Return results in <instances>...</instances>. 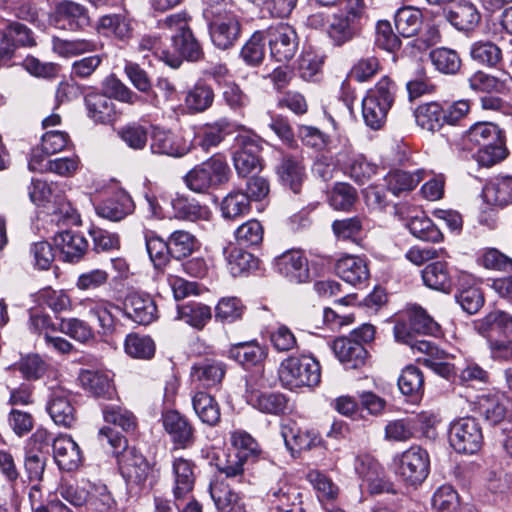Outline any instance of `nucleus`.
<instances>
[{
	"instance_id": "obj_1",
	"label": "nucleus",
	"mask_w": 512,
	"mask_h": 512,
	"mask_svg": "<svg viewBox=\"0 0 512 512\" xmlns=\"http://www.w3.org/2000/svg\"><path fill=\"white\" fill-rule=\"evenodd\" d=\"M189 21L190 17L185 12L166 16L158 21V27L162 30L165 40L170 41V46L164 44L161 38L147 36L141 39L139 49L151 50L172 68H178L182 58L198 60L202 55V49L190 29Z\"/></svg>"
},
{
	"instance_id": "obj_2",
	"label": "nucleus",
	"mask_w": 512,
	"mask_h": 512,
	"mask_svg": "<svg viewBox=\"0 0 512 512\" xmlns=\"http://www.w3.org/2000/svg\"><path fill=\"white\" fill-rule=\"evenodd\" d=\"M98 441L103 448L118 456L122 476L129 483L143 484L152 474V468L146 458L136 449H126V439L110 427H102L98 432Z\"/></svg>"
},
{
	"instance_id": "obj_3",
	"label": "nucleus",
	"mask_w": 512,
	"mask_h": 512,
	"mask_svg": "<svg viewBox=\"0 0 512 512\" xmlns=\"http://www.w3.org/2000/svg\"><path fill=\"white\" fill-rule=\"evenodd\" d=\"M475 330L486 340L490 358L512 361V315L493 310L475 322Z\"/></svg>"
},
{
	"instance_id": "obj_4",
	"label": "nucleus",
	"mask_w": 512,
	"mask_h": 512,
	"mask_svg": "<svg viewBox=\"0 0 512 512\" xmlns=\"http://www.w3.org/2000/svg\"><path fill=\"white\" fill-rule=\"evenodd\" d=\"M236 10L233 2L214 5L204 10V17L209 22L211 41L221 50L233 47L239 39L241 24Z\"/></svg>"
},
{
	"instance_id": "obj_5",
	"label": "nucleus",
	"mask_w": 512,
	"mask_h": 512,
	"mask_svg": "<svg viewBox=\"0 0 512 512\" xmlns=\"http://www.w3.org/2000/svg\"><path fill=\"white\" fill-rule=\"evenodd\" d=\"M278 375L282 386L289 390L312 388L320 383L321 368L311 355H291L280 363Z\"/></svg>"
},
{
	"instance_id": "obj_6",
	"label": "nucleus",
	"mask_w": 512,
	"mask_h": 512,
	"mask_svg": "<svg viewBox=\"0 0 512 512\" xmlns=\"http://www.w3.org/2000/svg\"><path fill=\"white\" fill-rule=\"evenodd\" d=\"M230 168L226 159L215 154L200 164L195 165L184 176L186 186L199 194L208 193L229 180Z\"/></svg>"
},
{
	"instance_id": "obj_7",
	"label": "nucleus",
	"mask_w": 512,
	"mask_h": 512,
	"mask_svg": "<svg viewBox=\"0 0 512 512\" xmlns=\"http://www.w3.org/2000/svg\"><path fill=\"white\" fill-rule=\"evenodd\" d=\"M396 87L388 77L381 78L376 85L369 89L362 100V116L364 122L373 130L385 123L387 113L391 108Z\"/></svg>"
},
{
	"instance_id": "obj_8",
	"label": "nucleus",
	"mask_w": 512,
	"mask_h": 512,
	"mask_svg": "<svg viewBox=\"0 0 512 512\" xmlns=\"http://www.w3.org/2000/svg\"><path fill=\"white\" fill-rule=\"evenodd\" d=\"M230 441L237 453L234 456L230 455L225 464H218V470L231 483H243L245 480L244 462L258 452V444L250 434L243 430L233 431Z\"/></svg>"
},
{
	"instance_id": "obj_9",
	"label": "nucleus",
	"mask_w": 512,
	"mask_h": 512,
	"mask_svg": "<svg viewBox=\"0 0 512 512\" xmlns=\"http://www.w3.org/2000/svg\"><path fill=\"white\" fill-rule=\"evenodd\" d=\"M394 466L396 475L407 485L421 484L428 476L430 459L426 450L412 446L395 456Z\"/></svg>"
},
{
	"instance_id": "obj_10",
	"label": "nucleus",
	"mask_w": 512,
	"mask_h": 512,
	"mask_svg": "<svg viewBox=\"0 0 512 512\" xmlns=\"http://www.w3.org/2000/svg\"><path fill=\"white\" fill-rule=\"evenodd\" d=\"M450 446L462 454H474L483 443L482 430L475 418L462 417L454 420L449 427Z\"/></svg>"
},
{
	"instance_id": "obj_11",
	"label": "nucleus",
	"mask_w": 512,
	"mask_h": 512,
	"mask_svg": "<svg viewBox=\"0 0 512 512\" xmlns=\"http://www.w3.org/2000/svg\"><path fill=\"white\" fill-rule=\"evenodd\" d=\"M346 2L345 10L334 14L328 27L329 37L338 46L355 37L363 11V0H346Z\"/></svg>"
},
{
	"instance_id": "obj_12",
	"label": "nucleus",
	"mask_w": 512,
	"mask_h": 512,
	"mask_svg": "<svg viewBox=\"0 0 512 512\" xmlns=\"http://www.w3.org/2000/svg\"><path fill=\"white\" fill-rule=\"evenodd\" d=\"M236 141L238 149L233 154V164L238 176L244 178L261 170L262 139L256 134L244 133L238 135Z\"/></svg>"
},
{
	"instance_id": "obj_13",
	"label": "nucleus",
	"mask_w": 512,
	"mask_h": 512,
	"mask_svg": "<svg viewBox=\"0 0 512 512\" xmlns=\"http://www.w3.org/2000/svg\"><path fill=\"white\" fill-rule=\"evenodd\" d=\"M271 56L278 62L289 61L295 55L298 42L295 30L288 24L279 23L266 31Z\"/></svg>"
},
{
	"instance_id": "obj_14",
	"label": "nucleus",
	"mask_w": 512,
	"mask_h": 512,
	"mask_svg": "<svg viewBox=\"0 0 512 512\" xmlns=\"http://www.w3.org/2000/svg\"><path fill=\"white\" fill-rule=\"evenodd\" d=\"M76 306L79 308L80 314L97 320L103 334L107 335L113 332L115 316L112 310L116 306L112 302L100 297H85L80 299Z\"/></svg>"
},
{
	"instance_id": "obj_15",
	"label": "nucleus",
	"mask_w": 512,
	"mask_h": 512,
	"mask_svg": "<svg viewBox=\"0 0 512 512\" xmlns=\"http://www.w3.org/2000/svg\"><path fill=\"white\" fill-rule=\"evenodd\" d=\"M52 20L58 27L72 31L82 29L90 22L86 7L71 0H60L55 4Z\"/></svg>"
},
{
	"instance_id": "obj_16",
	"label": "nucleus",
	"mask_w": 512,
	"mask_h": 512,
	"mask_svg": "<svg viewBox=\"0 0 512 512\" xmlns=\"http://www.w3.org/2000/svg\"><path fill=\"white\" fill-rule=\"evenodd\" d=\"M477 410L484 419L496 425L512 416L509 399L500 392H489L477 397Z\"/></svg>"
},
{
	"instance_id": "obj_17",
	"label": "nucleus",
	"mask_w": 512,
	"mask_h": 512,
	"mask_svg": "<svg viewBox=\"0 0 512 512\" xmlns=\"http://www.w3.org/2000/svg\"><path fill=\"white\" fill-rule=\"evenodd\" d=\"M47 411L56 425L71 428L76 421V412L71 402V395L63 387H56L51 390Z\"/></svg>"
},
{
	"instance_id": "obj_18",
	"label": "nucleus",
	"mask_w": 512,
	"mask_h": 512,
	"mask_svg": "<svg viewBox=\"0 0 512 512\" xmlns=\"http://www.w3.org/2000/svg\"><path fill=\"white\" fill-rule=\"evenodd\" d=\"M276 270L295 283H305L310 279L308 261L302 252L291 250L275 259Z\"/></svg>"
},
{
	"instance_id": "obj_19",
	"label": "nucleus",
	"mask_w": 512,
	"mask_h": 512,
	"mask_svg": "<svg viewBox=\"0 0 512 512\" xmlns=\"http://www.w3.org/2000/svg\"><path fill=\"white\" fill-rule=\"evenodd\" d=\"M126 315L140 325H148L157 318V306L149 294L132 292L124 302Z\"/></svg>"
},
{
	"instance_id": "obj_20",
	"label": "nucleus",
	"mask_w": 512,
	"mask_h": 512,
	"mask_svg": "<svg viewBox=\"0 0 512 512\" xmlns=\"http://www.w3.org/2000/svg\"><path fill=\"white\" fill-rule=\"evenodd\" d=\"M150 149L153 154L182 157L188 153L189 145L171 131L153 127Z\"/></svg>"
},
{
	"instance_id": "obj_21",
	"label": "nucleus",
	"mask_w": 512,
	"mask_h": 512,
	"mask_svg": "<svg viewBox=\"0 0 512 512\" xmlns=\"http://www.w3.org/2000/svg\"><path fill=\"white\" fill-rule=\"evenodd\" d=\"M134 208L131 196L124 190H118L111 197L99 203L95 210L99 217L118 222L130 215Z\"/></svg>"
},
{
	"instance_id": "obj_22",
	"label": "nucleus",
	"mask_w": 512,
	"mask_h": 512,
	"mask_svg": "<svg viewBox=\"0 0 512 512\" xmlns=\"http://www.w3.org/2000/svg\"><path fill=\"white\" fill-rule=\"evenodd\" d=\"M53 456L61 470H76L81 462L82 455L78 444L68 435H60L52 443Z\"/></svg>"
},
{
	"instance_id": "obj_23",
	"label": "nucleus",
	"mask_w": 512,
	"mask_h": 512,
	"mask_svg": "<svg viewBox=\"0 0 512 512\" xmlns=\"http://www.w3.org/2000/svg\"><path fill=\"white\" fill-rule=\"evenodd\" d=\"M446 19L458 31L471 33L479 26L481 14L474 4L461 0L447 12Z\"/></svg>"
},
{
	"instance_id": "obj_24",
	"label": "nucleus",
	"mask_w": 512,
	"mask_h": 512,
	"mask_svg": "<svg viewBox=\"0 0 512 512\" xmlns=\"http://www.w3.org/2000/svg\"><path fill=\"white\" fill-rule=\"evenodd\" d=\"M226 374V365L218 360L205 359L191 367L190 377L193 383L202 388L219 385Z\"/></svg>"
},
{
	"instance_id": "obj_25",
	"label": "nucleus",
	"mask_w": 512,
	"mask_h": 512,
	"mask_svg": "<svg viewBox=\"0 0 512 512\" xmlns=\"http://www.w3.org/2000/svg\"><path fill=\"white\" fill-rule=\"evenodd\" d=\"M332 349L347 369H357L363 366L368 355L361 343L353 341L349 337H340L334 340Z\"/></svg>"
},
{
	"instance_id": "obj_26",
	"label": "nucleus",
	"mask_w": 512,
	"mask_h": 512,
	"mask_svg": "<svg viewBox=\"0 0 512 512\" xmlns=\"http://www.w3.org/2000/svg\"><path fill=\"white\" fill-rule=\"evenodd\" d=\"M474 281V277L466 272H461L458 278L459 291L455 298L468 314L477 313L484 305L483 293L474 285Z\"/></svg>"
},
{
	"instance_id": "obj_27",
	"label": "nucleus",
	"mask_w": 512,
	"mask_h": 512,
	"mask_svg": "<svg viewBox=\"0 0 512 512\" xmlns=\"http://www.w3.org/2000/svg\"><path fill=\"white\" fill-rule=\"evenodd\" d=\"M335 268L338 276L353 286L363 284L370 275L366 261L358 256L347 255L340 258Z\"/></svg>"
},
{
	"instance_id": "obj_28",
	"label": "nucleus",
	"mask_w": 512,
	"mask_h": 512,
	"mask_svg": "<svg viewBox=\"0 0 512 512\" xmlns=\"http://www.w3.org/2000/svg\"><path fill=\"white\" fill-rule=\"evenodd\" d=\"M247 402L258 411L270 415L283 414L288 404V400L283 393L274 391H252L247 397Z\"/></svg>"
},
{
	"instance_id": "obj_29",
	"label": "nucleus",
	"mask_w": 512,
	"mask_h": 512,
	"mask_svg": "<svg viewBox=\"0 0 512 512\" xmlns=\"http://www.w3.org/2000/svg\"><path fill=\"white\" fill-rule=\"evenodd\" d=\"M277 174L283 185L289 187L294 193H299L306 179L305 167L302 161L294 156H283L277 167Z\"/></svg>"
},
{
	"instance_id": "obj_30",
	"label": "nucleus",
	"mask_w": 512,
	"mask_h": 512,
	"mask_svg": "<svg viewBox=\"0 0 512 512\" xmlns=\"http://www.w3.org/2000/svg\"><path fill=\"white\" fill-rule=\"evenodd\" d=\"M210 494L218 512H246L245 503L230 483L219 482L210 486Z\"/></svg>"
},
{
	"instance_id": "obj_31",
	"label": "nucleus",
	"mask_w": 512,
	"mask_h": 512,
	"mask_svg": "<svg viewBox=\"0 0 512 512\" xmlns=\"http://www.w3.org/2000/svg\"><path fill=\"white\" fill-rule=\"evenodd\" d=\"M228 123L224 120L207 123L194 128L193 143L208 152L217 147L227 135Z\"/></svg>"
},
{
	"instance_id": "obj_32",
	"label": "nucleus",
	"mask_w": 512,
	"mask_h": 512,
	"mask_svg": "<svg viewBox=\"0 0 512 512\" xmlns=\"http://www.w3.org/2000/svg\"><path fill=\"white\" fill-rule=\"evenodd\" d=\"M193 463L184 458H176L173 462L174 488L176 500L185 498L193 489L195 475Z\"/></svg>"
},
{
	"instance_id": "obj_33",
	"label": "nucleus",
	"mask_w": 512,
	"mask_h": 512,
	"mask_svg": "<svg viewBox=\"0 0 512 512\" xmlns=\"http://www.w3.org/2000/svg\"><path fill=\"white\" fill-rule=\"evenodd\" d=\"M56 246L66 261H78L86 252L88 242L83 235L73 231H63L55 237Z\"/></svg>"
},
{
	"instance_id": "obj_34",
	"label": "nucleus",
	"mask_w": 512,
	"mask_h": 512,
	"mask_svg": "<svg viewBox=\"0 0 512 512\" xmlns=\"http://www.w3.org/2000/svg\"><path fill=\"white\" fill-rule=\"evenodd\" d=\"M281 435L286 447L291 450H310L320 444L321 438L313 431H301L294 424L282 425Z\"/></svg>"
},
{
	"instance_id": "obj_35",
	"label": "nucleus",
	"mask_w": 512,
	"mask_h": 512,
	"mask_svg": "<svg viewBox=\"0 0 512 512\" xmlns=\"http://www.w3.org/2000/svg\"><path fill=\"white\" fill-rule=\"evenodd\" d=\"M469 87L477 92H498L505 93L512 86V76L504 73L502 78H497L483 71H477L469 79Z\"/></svg>"
},
{
	"instance_id": "obj_36",
	"label": "nucleus",
	"mask_w": 512,
	"mask_h": 512,
	"mask_svg": "<svg viewBox=\"0 0 512 512\" xmlns=\"http://www.w3.org/2000/svg\"><path fill=\"white\" fill-rule=\"evenodd\" d=\"M88 117L96 123H108L113 120L115 106L110 97L101 93H89L85 96Z\"/></svg>"
},
{
	"instance_id": "obj_37",
	"label": "nucleus",
	"mask_w": 512,
	"mask_h": 512,
	"mask_svg": "<svg viewBox=\"0 0 512 512\" xmlns=\"http://www.w3.org/2000/svg\"><path fill=\"white\" fill-rule=\"evenodd\" d=\"M502 137L501 130L491 122H477L465 134V142L470 149L491 145Z\"/></svg>"
},
{
	"instance_id": "obj_38",
	"label": "nucleus",
	"mask_w": 512,
	"mask_h": 512,
	"mask_svg": "<svg viewBox=\"0 0 512 512\" xmlns=\"http://www.w3.org/2000/svg\"><path fill=\"white\" fill-rule=\"evenodd\" d=\"M267 499L272 512H280L300 502V493L285 481H280L270 488Z\"/></svg>"
},
{
	"instance_id": "obj_39",
	"label": "nucleus",
	"mask_w": 512,
	"mask_h": 512,
	"mask_svg": "<svg viewBox=\"0 0 512 512\" xmlns=\"http://www.w3.org/2000/svg\"><path fill=\"white\" fill-rule=\"evenodd\" d=\"M414 117L417 125L428 132H436L445 123L444 109L437 102H429L419 105Z\"/></svg>"
},
{
	"instance_id": "obj_40",
	"label": "nucleus",
	"mask_w": 512,
	"mask_h": 512,
	"mask_svg": "<svg viewBox=\"0 0 512 512\" xmlns=\"http://www.w3.org/2000/svg\"><path fill=\"white\" fill-rule=\"evenodd\" d=\"M483 197L487 203L505 206L512 202V177L498 176L492 179L483 189Z\"/></svg>"
},
{
	"instance_id": "obj_41",
	"label": "nucleus",
	"mask_w": 512,
	"mask_h": 512,
	"mask_svg": "<svg viewBox=\"0 0 512 512\" xmlns=\"http://www.w3.org/2000/svg\"><path fill=\"white\" fill-rule=\"evenodd\" d=\"M229 356L245 368H249L261 364L267 353L264 347L252 341L233 345L229 350Z\"/></svg>"
},
{
	"instance_id": "obj_42",
	"label": "nucleus",
	"mask_w": 512,
	"mask_h": 512,
	"mask_svg": "<svg viewBox=\"0 0 512 512\" xmlns=\"http://www.w3.org/2000/svg\"><path fill=\"white\" fill-rule=\"evenodd\" d=\"M426 171L418 169L415 172L395 170L387 174L385 183L389 191L394 195L413 190L425 177Z\"/></svg>"
},
{
	"instance_id": "obj_43",
	"label": "nucleus",
	"mask_w": 512,
	"mask_h": 512,
	"mask_svg": "<svg viewBox=\"0 0 512 512\" xmlns=\"http://www.w3.org/2000/svg\"><path fill=\"white\" fill-rule=\"evenodd\" d=\"M192 406L198 418L209 426L220 421V407L210 394L198 391L192 397Z\"/></svg>"
},
{
	"instance_id": "obj_44",
	"label": "nucleus",
	"mask_w": 512,
	"mask_h": 512,
	"mask_svg": "<svg viewBox=\"0 0 512 512\" xmlns=\"http://www.w3.org/2000/svg\"><path fill=\"white\" fill-rule=\"evenodd\" d=\"M79 381L85 390L91 392L96 397L111 398L114 394L111 379L106 373L83 370L79 375Z\"/></svg>"
},
{
	"instance_id": "obj_45",
	"label": "nucleus",
	"mask_w": 512,
	"mask_h": 512,
	"mask_svg": "<svg viewBox=\"0 0 512 512\" xmlns=\"http://www.w3.org/2000/svg\"><path fill=\"white\" fill-rule=\"evenodd\" d=\"M163 425L175 443L186 446L191 442L193 436L192 427L177 411L166 412L163 415Z\"/></svg>"
},
{
	"instance_id": "obj_46",
	"label": "nucleus",
	"mask_w": 512,
	"mask_h": 512,
	"mask_svg": "<svg viewBox=\"0 0 512 512\" xmlns=\"http://www.w3.org/2000/svg\"><path fill=\"white\" fill-rule=\"evenodd\" d=\"M423 23L420 9L413 6L399 8L395 14V27L403 37H412L418 33Z\"/></svg>"
},
{
	"instance_id": "obj_47",
	"label": "nucleus",
	"mask_w": 512,
	"mask_h": 512,
	"mask_svg": "<svg viewBox=\"0 0 512 512\" xmlns=\"http://www.w3.org/2000/svg\"><path fill=\"white\" fill-rule=\"evenodd\" d=\"M422 279L427 287L434 290L449 292L451 288V276L447 269V263L443 261L428 264L422 270Z\"/></svg>"
},
{
	"instance_id": "obj_48",
	"label": "nucleus",
	"mask_w": 512,
	"mask_h": 512,
	"mask_svg": "<svg viewBox=\"0 0 512 512\" xmlns=\"http://www.w3.org/2000/svg\"><path fill=\"white\" fill-rule=\"evenodd\" d=\"M155 350L153 339L147 335L130 333L125 337L124 351L131 358L149 360L153 358Z\"/></svg>"
},
{
	"instance_id": "obj_49",
	"label": "nucleus",
	"mask_w": 512,
	"mask_h": 512,
	"mask_svg": "<svg viewBox=\"0 0 512 512\" xmlns=\"http://www.w3.org/2000/svg\"><path fill=\"white\" fill-rule=\"evenodd\" d=\"M91 487H93V482L86 479L73 482L65 481L60 485L59 493L71 505L81 507L87 505Z\"/></svg>"
},
{
	"instance_id": "obj_50",
	"label": "nucleus",
	"mask_w": 512,
	"mask_h": 512,
	"mask_svg": "<svg viewBox=\"0 0 512 512\" xmlns=\"http://www.w3.org/2000/svg\"><path fill=\"white\" fill-rule=\"evenodd\" d=\"M177 314L179 319L197 329H202L212 317L211 308L198 302L178 306Z\"/></svg>"
},
{
	"instance_id": "obj_51",
	"label": "nucleus",
	"mask_w": 512,
	"mask_h": 512,
	"mask_svg": "<svg viewBox=\"0 0 512 512\" xmlns=\"http://www.w3.org/2000/svg\"><path fill=\"white\" fill-rule=\"evenodd\" d=\"M214 92L212 88L203 83L195 84L186 93L184 102L191 113H199L207 110L213 103Z\"/></svg>"
},
{
	"instance_id": "obj_52",
	"label": "nucleus",
	"mask_w": 512,
	"mask_h": 512,
	"mask_svg": "<svg viewBox=\"0 0 512 512\" xmlns=\"http://www.w3.org/2000/svg\"><path fill=\"white\" fill-rule=\"evenodd\" d=\"M145 243L147 253L154 267L156 269L164 268L169 262L170 255H172L169 240L164 241L153 232L149 231L145 233Z\"/></svg>"
},
{
	"instance_id": "obj_53",
	"label": "nucleus",
	"mask_w": 512,
	"mask_h": 512,
	"mask_svg": "<svg viewBox=\"0 0 512 512\" xmlns=\"http://www.w3.org/2000/svg\"><path fill=\"white\" fill-rule=\"evenodd\" d=\"M407 227L409 231L418 239L427 242H440L443 234L440 229L425 215H416L412 217Z\"/></svg>"
},
{
	"instance_id": "obj_54",
	"label": "nucleus",
	"mask_w": 512,
	"mask_h": 512,
	"mask_svg": "<svg viewBox=\"0 0 512 512\" xmlns=\"http://www.w3.org/2000/svg\"><path fill=\"white\" fill-rule=\"evenodd\" d=\"M38 299L55 314L69 312L73 308L70 295L66 290L63 289L57 290L51 287L42 289L38 293Z\"/></svg>"
},
{
	"instance_id": "obj_55",
	"label": "nucleus",
	"mask_w": 512,
	"mask_h": 512,
	"mask_svg": "<svg viewBox=\"0 0 512 512\" xmlns=\"http://www.w3.org/2000/svg\"><path fill=\"white\" fill-rule=\"evenodd\" d=\"M430 59L434 67L443 74H456L461 68L459 54L449 48L441 47L430 52Z\"/></svg>"
},
{
	"instance_id": "obj_56",
	"label": "nucleus",
	"mask_w": 512,
	"mask_h": 512,
	"mask_svg": "<svg viewBox=\"0 0 512 512\" xmlns=\"http://www.w3.org/2000/svg\"><path fill=\"white\" fill-rule=\"evenodd\" d=\"M250 210V200L240 190L228 193L221 202V212L226 219H235L245 215Z\"/></svg>"
},
{
	"instance_id": "obj_57",
	"label": "nucleus",
	"mask_w": 512,
	"mask_h": 512,
	"mask_svg": "<svg viewBox=\"0 0 512 512\" xmlns=\"http://www.w3.org/2000/svg\"><path fill=\"white\" fill-rule=\"evenodd\" d=\"M470 56L481 65L495 67L502 59V52L491 41H477L471 45Z\"/></svg>"
},
{
	"instance_id": "obj_58",
	"label": "nucleus",
	"mask_w": 512,
	"mask_h": 512,
	"mask_svg": "<svg viewBox=\"0 0 512 512\" xmlns=\"http://www.w3.org/2000/svg\"><path fill=\"white\" fill-rule=\"evenodd\" d=\"M53 50L63 57H72L86 52L95 51L97 43L90 39L65 40L58 37L52 39Z\"/></svg>"
},
{
	"instance_id": "obj_59",
	"label": "nucleus",
	"mask_w": 512,
	"mask_h": 512,
	"mask_svg": "<svg viewBox=\"0 0 512 512\" xmlns=\"http://www.w3.org/2000/svg\"><path fill=\"white\" fill-rule=\"evenodd\" d=\"M225 253H227L228 270L234 277L240 276L257 266L256 258L240 248L233 247L229 251L225 250Z\"/></svg>"
},
{
	"instance_id": "obj_60",
	"label": "nucleus",
	"mask_w": 512,
	"mask_h": 512,
	"mask_svg": "<svg viewBox=\"0 0 512 512\" xmlns=\"http://www.w3.org/2000/svg\"><path fill=\"white\" fill-rule=\"evenodd\" d=\"M460 507L459 495L453 486L444 484L435 490L432 496L435 512H456Z\"/></svg>"
},
{
	"instance_id": "obj_61",
	"label": "nucleus",
	"mask_w": 512,
	"mask_h": 512,
	"mask_svg": "<svg viewBox=\"0 0 512 512\" xmlns=\"http://www.w3.org/2000/svg\"><path fill=\"white\" fill-rule=\"evenodd\" d=\"M349 176L358 184H365L378 172V166L361 154L351 157L347 166Z\"/></svg>"
},
{
	"instance_id": "obj_62",
	"label": "nucleus",
	"mask_w": 512,
	"mask_h": 512,
	"mask_svg": "<svg viewBox=\"0 0 512 512\" xmlns=\"http://www.w3.org/2000/svg\"><path fill=\"white\" fill-rule=\"evenodd\" d=\"M60 329L80 343H88L95 337L93 328L85 320L76 317L61 319Z\"/></svg>"
},
{
	"instance_id": "obj_63",
	"label": "nucleus",
	"mask_w": 512,
	"mask_h": 512,
	"mask_svg": "<svg viewBox=\"0 0 512 512\" xmlns=\"http://www.w3.org/2000/svg\"><path fill=\"white\" fill-rule=\"evenodd\" d=\"M172 256L181 259L189 256L198 248V240L188 231L176 230L168 238Z\"/></svg>"
},
{
	"instance_id": "obj_64",
	"label": "nucleus",
	"mask_w": 512,
	"mask_h": 512,
	"mask_svg": "<svg viewBox=\"0 0 512 512\" xmlns=\"http://www.w3.org/2000/svg\"><path fill=\"white\" fill-rule=\"evenodd\" d=\"M307 478L316 490L317 497L321 502L332 501L337 498L339 488L326 474L318 470H312L308 473Z\"/></svg>"
}]
</instances>
